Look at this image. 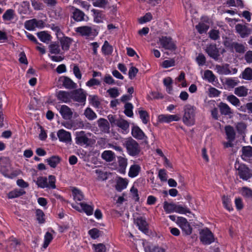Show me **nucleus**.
<instances>
[{
	"instance_id": "obj_29",
	"label": "nucleus",
	"mask_w": 252,
	"mask_h": 252,
	"mask_svg": "<svg viewBox=\"0 0 252 252\" xmlns=\"http://www.w3.org/2000/svg\"><path fill=\"white\" fill-rule=\"evenodd\" d=\"M40 40L44 43H48L51 39V35L46 32L42 31L37 33Z\"/></svg>"
},
{
	"instance_id": "obj_49",
	"label": "nucleus",
	"mask_w": 252,
	"mask_h": 252,
	"mask_svg": "<svg viewBox=\"0 0 252 252\" xmlns=\"http://www.w3.org/2000/svg\"><path fill=\"white\" fill-rule=\"evenodd\" d=\"M140 118L144 124H147L149 120V116L147 112L143 110H139Z\"/></svg>"
},
{
	"instance_id": "obj_2",
	"label": "nucleus",
	"mask_w": 252,
	"mask_h": 252,
	"mask_svg": "<svg viewBox=\"0 0 252 252\" xmlns=\"http://www.w3.org/2000/svg\"><path fill=\"white\" fill-rule=\"evenodd\" d=\"M108 119L112 126H118L120 128L121 131L124 134H126L128 132L129 124L126 120L111 115L108 116Z\"/></svg>"
},
{
	"instance_id": "obj_42",
	"label": "nucleus",
	"mask_w": 252,
	"mask_h": 252,
	"mask_svg": "<svg viewBox=\"0 0 252 252\" xmlns=\"http://www.w3.org/2000/svg\"><path fill=\"white\" fill-rule=\"evenodd\" d=\"M239 81L236 78H227L225 81V85L227 88L232 89L237 86Z\"/></svg>"
},
{
	"instance_id": "obj_39",
	"label": "nucleus",
	"mask_w": 252,
	"mask_h": 252,
	"mask_svg": "<svg viewBox=\"0 0 252 252\" xmlns=\"http://www.w3.org/2000/svg\"><path fill=\"white\" fill-rule=\"evenodd\" d=\"M21 14H28L30 12V3L27 1H23L18 9Z\"/></svg>"
},
{
	"instance_id": "obj_44",
	"label": "nucleus",
	"mask_w": 252,
	"mask_h": 252,
	"mask_svg": "<svg viewBox=\"0 0 252 252\" xmlns=\"http://www.w3.org/2000/svg\"><path fill=\"white\" fill-rule=\"evenodd\" d=\"M209 25L207 23H199L196 26V29L200 33L206 32L209 29Z\"/></svg>"
},
{
	"instance_id": "obj_43",
	"label": "nucleus",
	"mask_w": 252,
	"mask_h": 252,
	"mask_svg": "<svg viewBox=\"0 0 252 252\" xmlns=\"http://www.w3.org/2000/svg\"><path fill=\"white\" fill-rule=\"evenodd\" d=\"M219 107L220 112L223 115H227L232 113V112L231 111L230 108L227 104L225 103H220L219 105Z\"/></svg>"
},
{
	"instance_id": "obj_37",
	"label": "nucleus",
	"mask_w": 252,
	"mask_h": 252,
	"mask_svg": "<svg viewBox=\"0 0 252 252\" xmlns=\"http://www.w3.org/2000/svg\"><path fill=\"white\" fill-rule=\"evenodd\" d=\"M15 12L12 9H7L2 15V19L5 21H10L14 19Z\"/></svg>"
},
{
	"instance_id": "obj_33",
	"label": "nucleus",
	"mask_w": 252,
	"mask_h": 252,
	"mask_svg": "<svg viewBox=\"0 0 252 252\" xmlns=\"http://www.w3.org/2000/svg\"><path fill=\"white\" fill-rule=\"evenodd\" d=\"M72 195L74 200L80 201L84 199V195L82 192L79 189L73 188L72 189Z\"/></svg>"
},
{
	"instance_id": "obj_18",
	"label": "nucleus",
	"mask_w": 252,
	"mask_h": 252,
	"mask_svg": "<svg viewBox=\"0 0 252 252\" xmlns=\"http://www.w3.org/2000/svg\"><path fill=\"white\" fill-rule=\"evenodd\" d=\"M134 223L138 227L139 230L144 233H146L148 230V223L145 219L138 217L134 220Z\"/></svg>"
},
{
	"instance_id": "obj_17",
	"label": "nucleus",
	"mask_w": 252,
	"mask_h": 252,
	"mask_svg": "<svg viewBox=\"0 0 252 252\" xmlns=\"http://www.w3.org/2000/svg\"><path fill=\"white\" fill-rule=\"evenodd\" d=\"M74 207L80 212H84L88 216L92 215L94 211L93 206L85 203H80L79 206Z\"/></svg>"
},
{
	"instance_id": "obj_31",
	"label": "nucleus",
	"mask_w": 252,
	"mask_h": 252,
	"mask_svg": "<svg viewBox=\"0 0 252 252\" xmlns=\"http://www.w3.org/2000/svg\"><path fill=\"white\" fill-rule=\"evenodd\" d=\"M242 157L244 160H247L249 158L252 157V147L246 146L242 148Z\"/></svg>"
},
{
	"instance_id": "obj_12",
	"label": "nucleus",
	"mask_w": 252,
	"mask_h": 252,
	"mask_svg": "<svg viewBox=\"0 0 252 252\" xmlns=\"http://www.w3.org/2000/svg\"><path fill=\"white\" fill-rule=\"evenodd\" d=\"M72 118L73 112L71 109L68 107L64 105V120L65 119L68 120L66 122L64 121V126L67 128H71L73 126Z\"/></svg>"
},
{
	"instance_id": "obj_7",
	"label": "nucleus",
	"mask_w": 252,
	"mask_h": 252,
	"mask_svg": "<svg viewBox=\"0 0 252 252\" xmlns=\"http://www.w3.org/2000/svg\"><path fill=\"white\" fill-rule=\"evenodd\" d=\"M125 145L129 155L134 156L139 153V146L134 140L131 138L127 139L125 142Z\"/></svg>"
},
{
	"instance_id": "obj_15",
	"label": "nucleus",
	"mask_w": 252,
	"mask_h": 252,
	"mask_svg": "<svg viewBox=\"0 0 252 252\" xmlns=\"http://www.w3.org/2000/svg\"><path fill=\"white\" fill-rule=\"evenodd\" d=\"M73 100L79 102H85L86 100V94L82 89H76L73 91Z\"/></svg>"
},
{
	"instance_id": "obj_61",
	"label": "nucleus",
	"mask_w": 252,
	"mask_h": 252,
	"mask_svg": "<svg viewBox=\"0 0 252 252\" xmlns=\"http://www.w3.org/2000/svg\"><path fill=\"white\" fill-rule=\"evenodd\" d=\"M130 192L133 199L136 201H138L139 200V197L138 189L133 186L130 189Z\"/></svg>"
},
{
	"instance_id": "obj_4",
	"label": "nucleus",
	"mask_w": 252,
	"mask_h": 252,
	"mask_svg": "<svg viewBox=\"0 0 252 252\" xmlns=\"http://www.w3.org/2000/svg\"><path fill=\"white\" fill-rule=\"evenodd\" d=\"M48 180L49 181L48 182L47 178L39 177L37 178L35 183L38 187L40 188L44 189L45 188H48L55 189L56 188L55 177L54 176L50 175L48 177Z\"/></svg>"
},
{
	"instance_id": "obj_11",
	"label": "nucleus",
	"mask_w": 252,
	"mask_h": 252,
	"mask_svg": "<svg viewBox=\"0 0 252 252\" xmlns=\"http://www.w3.org/2000/svg\"><path fill=\"white\" fill-rule=\"evenodd\" d=\"M180 119L179 114H160L158 117V121L161 123H169L174 121H179Z\"/></svg>"
},
{
	"instance_id": "obj_40",
	"label": "nucleus",
	"mask_w": 252,
	"mask_h": 252,
	"mask_svg": "<svg viewBox=\"0 0 252 252\" xmlns=\"http://www.w3.org/2000/svg\"><path fill=\"white\" fill-rule=\"evenodd\" d=\"M64 87L68 89H75L77 84L67 77H64Z\"/></svg>"
},
{
	"instance_id": "obj_5",
	"label": "nucleus",
	"mask_w": 252,
	"mask_h": 252,
	"mask_svg": "<svg viewBox=\"0 0 252 252\" xmlns=\"http://www.w3.org/2000/svg\"><path fill=\"white\" fill-rule=\"evenodd\" d=\"M75 31L79 35L89 37L91 36H96L98 32L94 27L85 26L77 27L75 29Z\"/></svg>"
},
{
	"instance_id": "obj_51",
	"label": "nucleus",
	"mask_w": 252,
	"mask_h": 252,
	"mask_svg": "<svg viewBox=\"0 0 252 252\" xmlns=\"http://www.w3.org/2000/svg\"><path fill=\"white\" fill-rule=\"evenodd\" d=\"M227 100L232 105L235 106H239L240 102L239 99L234 95H230L227 97Z\"/></svg>"
},
{
	"instance_id": "obj_24",
	"label": "nucleus",
	"mask_w": 252,
	"mask_h": 252,
	"mask_svg": "<svg viewBox=\"0 0 252 252\" xmlns=\"http://www.w3.org/2000/svg\"><path fill=\"white\" fill-rule=\"evenodd\" d=\"M235 28L237 32L239 33L242 37L248 35L251 32L250 29H248L246 26L240 24L237 25Z\"/></svg>"
},
{
	"instance_id": "obj_47",
	"label": "nucleus",
	"mask_w": 252,
	"mask_h": 252,
	"mask_svg": "<svg viewBox=\"0 0 252 252\" xmlns=\"http://www.w3.org/2000/svg\"><path fill=\"white\" fill-rule=\"evenodd\" d=\"M133 105L131 103H126L125 105V114L129 117H132L133 113L132 111Z\"/></svg>"
},
{
	"instance_id": "obj_19",
	"label": "nucleus",
	"mask_w": 252,
	"mask_h": 252,
	"mask_svg": "<svg viewBox=\"0 0 252 252\" xmlns=\"http://www.w3.org/2000/svg\"><path fill=\"white\" fill-rule=\"evenodd\" d=\"M97 123L98 126L102 132L106 133H109L110 126L107 120L100 118L97 120Z\"/></svg>"
},
{
	"instance_id": "obj_21",
	"label": "nucleus",
	"mask_w": 252,
	"mask_h": 252,
	"mask_svg": "<svg viewBox=\"0 0 252 252\" xmlns=\"http://www.w3.org/2000/svg\"><path fill=\"white\" fill-rule=\"evenodd\" d=\"M118 162L119 172L121 174H125L127 165V159L122 157H119Z\"/></svg>"
},
{
	"instance_id": "obj_45",
	"label": "nucleus",
	"mask_w": 252,
	"mask_h": 252,
	"mask_svg": "<svg viewBox=\"0 0 252 252\" xmlns=\"http://www.w3.org/2000/svg\"><path fill=\"white\" fill-rule=\"evenodd\" d=\"M60 158L58 157L53 156L47 159V162L51 167L55 168L60 162Z\"/></svg>"
},
{
	"instance_id": "obj_64",
	"label": "nucleus",
	"mask_w": 252,
	"mask_h": 252,
	"mask_svg": "<svg viewBox=\"0 0 252 252\" xmlns=\"http://www.w3.org/2000/svg\"><path fill=\"white\" fill-rule=\"evenodd\" d=\"M196 61L199 65L202 66L206 63V58L204 55L199 54L196 57Z\"/></svg>"
},
{
	"instance_id": "obj_32",
	"label": "nucleus",
	"mask_w": 252,
	"mask_h": 252,
	"mask_svg": "<svg viewBox=\"0 0 252 252\" xmlns=\"http://www.w3.org/2000/svg\"><path fill=\"white\" fill-rule=\"evenodd\" d=\"M240 77L245 80H252V68L247 67L242 72Z\"/></svg>"
},
{
	"instance_id": "obj_34",
	"label": "nucleus",
	"mask_w": 252,
	"mask_h": 252,
	"mask_svg": "<svg viewBox=\"0 0 252 252\" xmlns=\"http://www.w3.org/2000/svg\"><path fill=\"white\" fill-rule=\"evenodd\" d=\"M101 157L107 161H112L114 159L115 156L112 151L106 150L102 153Z\"/></svg>"
},
{
	"instance_id": "obj_9",
	"label": "nucleus",
	"mask_w": 252,
	"mask_h": 252,
	"mask_svg": "<svg viewBox=\"0 0 252 252\" xmlns=\"http://www.w3.org/2000/svg\"><path fill=\"white\" fill-rule=\"evenodd\" d=\"M200 239L204 244L209 245L214 241L213 233L207 228H203L200 231Z\"/></svg>"
},
{
	"instance_id": "obj_20",
	"label": "nucleus",
	"mask_w": 252,
	"mask_h": 252,
	"mask_svg": "<svg viewBox=\"0 0 252 252\" xmlns=\"http://www.w3.org/2000/svg\"><path fill=\"white\" fill-rule=\"evenodd\" d=\"M131 133L132 136L137 139L144 140L147 139V136L138 126H134L132 127Z\"/></svg>"
},
{
	"instance_id": "obj_13",
	"label": "nucleus",
	"mask_w": 252,
	"mask_h": 252,
	"mask_svg": "<svg viewBox=\"0 0 252 252\" xmlns=\"http://www.w3.org/2000/svg\"><path fill=\"white\" fill-rule=\"evenodd\" d=\"M25 27L29 31H33L36 28H43L44 23L42 20H37L35 19H33L26 21L25 23Z\"/></svg>"
},
{
	"instance_id": "obj_48",
	"label": "nucleus",
	"mask_w": 252,
	"mask_h": 252,
	"mask_svg": "<svg viewBox=\"0 0 252 252\" xmlns=\"http://www.w3.org/2000/svg\"><path fill=\"white\" fill-rule=\"evenodd\" d=\"M145 252H165V250L161 248L156 246H145Z\"/></svg>"
},
{
	"instance_id": "obj_41",
	"label": "nucleus",
	"mask_w": 252,
	"mask_h": 252,
	"mask_svg": "<svg viewBox=\"0 0 252 252\" xmlns=\"http://www.w3.org/2000/svg\"><path fill=\"white\" fill-rule=\"evenodd\" d=\"M84 16V13L79 9H76L73 12V17L76 21L85 20Z\"/></svg>"
},
{
	"instance_id": "obj_46",
	"label": "nucleus",
	"mask_w": 252,
	"mask_h": 252,
	"mask_svg": "<svg viewBox=\"0 0 252 252\" xmlns=\"http://www.w3.org/2000/svg\"><path fill=\"white\" fill-rule=\"evenodd\" d=\"M90 103L94 107H98L99 105L100 102L99 98L97 95H91L88 98Z\"/></svg>"
},
{
	"instance_id": "obj_8",
	"label": "nucleus",
	"mask_w": 252,
	"mask_h": 252,
	"mask_svg": "<svg viewBox=\"0 0 252 252\" xmlns=\"http://www.w3.org/2000/svg\"><path fill=\"white\" fill-rule=\"evenodd\" d=\"M235 167L238 171V174L240 178L244 180H247L250 178L252 175L250 169L245 164L236 162Z\"/></svg>"
},
{
	"instance_id": "obj_22",
	"label": "nucleus",
	"mask_w": 252,
	"mask_h": 252,
	"mask_svg": "<svg viewBox=\"0 0 252 252\" xmlns=\"http://www.w3.org/2000/svg\"><path fill=\"white\" fill-rule=\"evenodd\" d=\"M57 97L59 100L58 103H56L55 107L59 111L61 115L63 116V91L62 90H59L57 92Z\"/></svg>"
},
{
	"instance_id": "obj_53",
	"label": "nucleus",
	"mask_w": 252,
	"mask_h": 252,
	"mask_svg": "<svg viewBox=\"0 0 252 252\" xmlns=\"http://www.w3.org/2000/svg\"><path fill=\"white\" fill-rule=\"evenodd\" d=\"M50 136L53 140H57V136L59 140L62 142L63 141V129L59 130L57 134L55 132H53L50 134Z\"/></svg>"
},
{
	"instance_id": "obj_35",
	"label": "nucleus",
	"mask_w": 252,
	"mask_h": 252,
	"mask_svg": "<svg viewBox=\"0 0 252 252\" xmlns=\"http://www.w3.org/2000/svg\"><path fill=\"white\" fill-rule=\"evenodd\" d=\"M84 115L90 121H92L97 118L95 113L90 107H87L84 111Z\"/></svg>"
},
{
	"instance_id": "obj_58",
	"label": "nucleus",
	"mask_w": 252,
	"mask_h": 252,
	"mask_svg": "<svg viewBox=\"0 0 252 252\" xmlns=\"http://www.w3.org/2000/svg\"><path fill=\"white\" fill-rule=\"evenodd\" d=\"M89 234L93 239H96L101 235V232L97 228H93L89 231Z\"/></svg>"
},
{
	"instance_id": "obj_59",
	"label": "nucleus",
	"mask_w": 252,
	"mask_h": 252,
	"mask_svg": "<svg viewBox=\"0 0 252 252\" xmlns=\"http://www.w3.org/2000/svg\"><path fill=\"white\" fill-rule=\"evenodd\" d=\"M101 84V82L95 78H92L87 81L86 83L87 86L92 87L94 86H99Z\"/></svg>"
},
{
	"instance_id": "obj_10",
	"label": "nucleus",
	"mask_w": 252,
	"mask_h": 252,
	"mask_svg": "<svg viewBox=\"0 0 252 252\" xmlns=\"http://www.w3.org/2000/svg\"><path fill=\"white\" fill-rule=\"evenodd\" d=\"M176 223L186 235H189L191 233L192 228L186 218L182 217H177Z\"/></svg>"
},
{
	"instance_id": "obj_23",
	"label": "nucleus",
	"mask_w": 252,
	"mask_h": 252,
	"mask_svg": "<svg viewBox=\"0 0 252 252\" xmlns=\"http://www.w3.org/2000/svg\"><path fill=\"white\" fill-rule=\"evenodd\" d=\"M89 139L85 134L84 131H81L79 132L76 137V142L80 145H88Z\"/></svg>"
},
{
	"instance_id": "obj_55",
	"label": "nucleus",
	"mask_w": 252,
	"mask_h": 252,
	"mask_svg": "<svg viewBox=\"0 0 252 252\" xmlns=\"http://www.w3.org/2000/svg\"><path fill=\"white\" fill-rule=\"evenodd\" d=\"M93 249L94 252H105L106 251L105 246L101 243L94 244Z\"/></svg>"
},
{
	"instance_id": "obj_14",
	"label": "nucleus",
	"mask_w": 252,
	"mask_h": 252,
	"mask_svg": "<svg viewBox=\"0 0 252 252\" xmlns=\"http://www.w3.org/2000/svg\"><path fill=\"white\" fill-rule=\"evenodd\" d=\"M216 71L220 74L221 75H228L231 73L235 74L237 72L236 68L232 69V71H231L229 68V65L225 64L222 65H216L215 67Z\"/></svg>"
},
{
	"instance_id": "obj_54",
	"label": "nucleus",
	"mask_w": 252,
	"mask_h": 252,
	"mask_svg": "<svg viewBox=\"0 0 252 252\" xmlns=\"http://www.w3.org/2000/svg\"><path fill=\"white\" fill-rule=\"evenodd\" d=\"M230 199L227 196H223L222 197V203L224 207L228 211H231L233 210V208L230 204Z\"/></svg>"
},
{
	"instance_id": "obj_1",
	"label": "nucleus",
	"mask_w": 252,
	"mask_h": 252,
	"mask_svg": "<svg viewBox=\"0 0 252 252\" xmlns=\"http://www.w3.org/2000/svg\"><path fill=\"white\" fill-rule=\"evenodd\" d=\"M163 207L167 214L175 212L181 214H186L190 212L189 210L186 206L177 205L174 203H169L167 201L163 202Z\"/></svg>"
},
{
	"instance_id": "obj_38",
	"label": "nucleus",
	"mask_w": 252,
	"mask_h": 252,
	"mask_svg": "<svg viewBox=\"0 0 252 252\" xmlns=\"http://www.w3.org/2000/svg\"><path fill=\"white\" fill-rule=\"evenodd\" d=\"M202 77L203 79L207 80L210 83L214 82L215 81L216 79L213 72L209 70L205 71L204 75Z\"/></svg>"
},
{
	"instance_id": "obj_28",
	"label": "nucleus",
	"mask_w": 252,
	"mask_h": 252,
	"mask_svg": "<svg viewBox=\"0 0 252 252\" xmlns=\"http://www.w3.org/2000/svg\"><path fill=\"white\" fill-rule=\"evenodd\" d=\"M225 131L227 139L234 140L235 138V132L233 127L230 126H227L225 127Z\"/></svg>"
},
{
	"instance_id": "obj_56",
	"label": "nucleus",
	"mask_w": 252,
	"mask_h": 252,
	"mask_svg": "<svg viewBox=\"0 0 252 252\" xmlns=\"http://www.w3.org/2000/svg\"><path fill=\"white\" fill-rule=\"evenodd\" d=\"M52 239L53 237L52 234L50 232H47L44 236V241L43 246V248L45 249L46 248Z\"/></svg>"
},
{
	"instance_id": "obj_62",
	"label": "nucleus",
	"mask_w": 252,
	"mask_h": 252,
	"mask_svg": "<svg viewBox=\"0 0 252 252\" xmlns=\"http://www.w3.org/2000/svg\"><path fill=\"white\" fill-rule=\"evenodd\" d=\"M152 19V14L150 13H147L143 17L139 19V22L140 24H143L151 21Z\"/></svg>"
},
{
	"instance_id": "obj_3",
	"label": "nucleus",
	"mask_w": 252,
	"mask_h": 252,
	"mask_svg": "<svg viewBox=\"0 0 252 252\" xmlns=\"http://www.w3.org/2000/svg\"><path fill=\"white\" fill-rule=\"evenodd\" d=\"M184 114L183 117V123L188 126H193L195 124V108L187 105L184 107Z\"/></svg>"
},
{
	"instance_id": "obj_60",
	"label": "nucleus",
	"mask_w": 252,
	"mask_h": 252,
	"mask_svg": "<svg viewBox=\"0 0 252 252\" xmlns=\"http://www.w3.org/2000/svg\"><path fill=\"white\" fill-rule=\"evenodd\" d=\"M107 93L110 96V97L113 98L116 97L120 94L119 91L116 88H113L108 90Z\"/></svg>"
},
{
	"instance_id": "obj_63",
	"label": "nucleus",
	"mask_w": 252,
	"mask_h": 252,
	"mask_svg": "<svg viewBox=\"0 0 252 252\" xmlns=\"http://www.w3.org/2000/svg\"><path fill=\"white\" fill-rule=\"evenodd\" d=\"M36 216L39 223H43L44 222V214L42 211L41 210H37L36 211Z\"/></svg>"
},
{
	"instance_id": "obj_52",
	"label": "nucleus",
	"mask_w": 252,
	"mask_h": 252,
	"mask_svg": "<svg viewBox=\"0 0 252 252\" xmlns=\"http://www.w3.org/2000/svg\"><path fill=\"white\" fill-rule=\"evenodd\" d=\"M24 192L22 189L14 190L8 193V197L11 199L16 198L22 195Z\"/></svg>"
},
{
	"instance_id": "obj_25",
	"label": "nucleus",
	"mask_w": 252,
	"mask_h": 252,
	"mask_svg": "<svg viewBox=\"0 0 252 252\" xmlns=\"http://www.w3.org/2000/svg\"><path fill=\"white\" fill-rule=\"evenodd\" d=\"M141 170L140 166L138 164H133L130 166L128 176L131 178H134L138 176Z\"/></svg>"
},
{
	"instance_id": "obj_27",
	"label": "nucleus",
	"mask_w": 252,
	"mask_h": 252,
	"mask_svg": "<svg viewBox=\"0 0 252 252\" xmlns=\"http://www.w3.org/2000/svg\"><path fill=\"white\" fill-rule=\"evenodd\" d=\"M239 193L245 198L252 199V190L246 187H244L239 189Z\"/></svg>"
},
{
	"instance_id": "obj_26",
	"label": "nucleus",
	"mask_w": 252,
	"mask_h": 252,
	"mask_svg": "<svg viewBox=\"0 0 252 252\" xmlns=\"http://www.w3.org/2000/svg\"><path fill=\"white\" fill-rule=\"evenodd\" d=\"M249 89L245 86L237 87L234 90V94L239 97L246 96L248 94Z\"/></svg>"
},
{
	"instance_id": "obj_50",
	"label": "nucleus",
	"mask_w": 252,
	"mask_h": 252,
	"mask_svg": "<svg viewBox=\"0 0 252 252\" xmlns=\"http://www.w3.org/2000/svg\"><path fill=\"white\" fill-rule=\"evenodd\" d=\"M175 64V61L174 59H170L164 61L162 63L161 66L163 68H167L170 67L174 66Z\"/></svg>"
},
{
	"instance_id": "obj_57",
	"label": "nucleus",
	"mask_w": 252,
	"mask_h": 252,
	"mask_svg": "<svg viewBox=\"0 0 252 252\" xmlns=\"http://www.w3.org/2000/svg\"><path fill=\"white\" fill-rule=\"evenodd\" d=\"M104 18L103 14L98 11H94V21L97 23L102 22Z\"/></svg>"
},
{
	"instance_id": "obj_36",
	"label": "nucleus",
	"mask_w": 252,
	"mask_h": 252,
	"mask_svg": "<svg viewBox=\"0 0 252 252\" xmlns=\"http://www.w3.org/2000/svg\"><path fill=\"white\" fill-rule=\"evenodd\" d=\"M113 47L109 44L107 41H105L102 46L101 51L105 55H111L113 52Z\"/></svg>"
},
{
	"instance_id": "obj_16",
	"label": "nucleus",
	"mask_w": 252,
	"mask_h": 252,
	"mask_svg": "<svg viewBox=\"0 0 252 252\" xmlns=\"http://www.w3.org/2000/svg\"><path fill=\"white\" fill-rule=\"evenodd\" d=\"M205 51L210 57L215 60H218L220 55L216 45L210 44L208 45L205 49Z\"/></svg>"
},
{
	"instance_id": "obj_30",
	"label": "nucleus",
	"mask_w": 252,
	"mask_h": 252,
	"mask_svg": "<svg viewBox=\"0 0 252 252\" xmlns=\"http://www.w3.org/2000/svg\"><path fill=\"white\" fill-rule=\"evenodd\" d=\"M128 185V181L126 179L120 178L118 179L116 185V189L118 191H121L126 189Z\"/></svg>"
},
{
	"instance_id": "obj_6",
	"label": "nucleus",
	"mask_w": 252,
	"mask_h": 252,
	"mask_svg": "<svg viewBox=\"0 0 252 252\" xmlns=\"http://www.w3.org/2000/svg\"><path fill=\"white\" fill-rule=\"evenodd\" d=\"M158 44L159 45V48H163L164 50L173 51L176 48L175 43L170 37L161 36L159 37Z\"/></svg>"
}]
</instances>
